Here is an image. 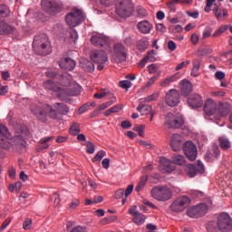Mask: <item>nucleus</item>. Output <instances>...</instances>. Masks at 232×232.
Wrapping results in <instances>:
<instances>
[{
	"label": "nucleus",
	"instance_id": "nucleus-1",
	"mask_svg": "<svg viewBox=\"0 0 232 232\" xmlns=\"http://www.w3.org/2000/svg\"><path fill=\"white\" fill-rule=\"evenodd\" d=\"M0 135L3 137H0V148H2V150H10L12 146L16 150H24V148H26V140L23 139V135H16L10 140V133L8 132V129L6 126L1 123Z\"/></svg>",
	"mask_w": 232,
	"mask_h": 232
},
{
	"label": "nucleus",
	"instance_id": "nucleus-2",
	"mask_svg": "<svg viewBox=\"0 0 232 232\" xmlns=\"http://www.w3.org/2000/svg\"><path fill=\"white\" fill-rule=\"evenodd\" d=\"M31 110L34 115L42 122H46L48 115L51 119H57V111L50 105H44V108L34 105Z\"/></svg>",
	"mask_w": 232,
	"mask_h": 232
},
{
	"label": "nucleus",
	"instance_id": "nucleus-3",
	"mask_svg": "<svg viewBox=\"0 0 232 232\" xmlns=\"http://www.w3.org/2000/svg\"><path fill=\"white\" fill-rule=\"evenodd\" d=\"M133 2L131 0H117L115 3V12L120 17L126 19L133 14Z\"/></svg>",
	"mask_w": 232,
	"mask_h": 232
},
{
	"label": "nucleus",
	"instance_id": "nucleus-4",
	"mask_svg": "<svg viewBox=\"0 0 232 232\" xmlns=\"http://www.w3.org/2000/svg\"><path fill=\"white\" fill-rule=\"evenodd\" d=\"M84 19H86V14H84V12L82 9L77 7H74L72 12L65 16V21L68 26H72V28L79 26Z\"/></svg>",
	"mask_w": 232,
	"mask_h": 232
},
{
	"label": "nucleus",
	"instance_id": "nucleus-5",
	"mask_svg": "<svg viewBox=\"0 0 232 232\" xmlns=\"http://www.w3.org/2000/svg\"><path fill=\"white\" fill-rule=\"evenodd\" d=\"M150 195L155 200H159V202H168V200H171L173 197V192L168 187H154L150 190Z\"/></svg>",
	"mask_w": 232,
	"mask_h": 232
},
{
	"label": "nucleus",
	"instance_id": "nucleus-6",
	"mask_svg": "<svg viewBox=\"0 0 232 232\" xmlns=\"http://www.w3.org/2000/svg\"><path fill=\"white\" fill-rule=\"evenodd\" d=\"M189 204H191V199L188 196H179L177 198L172 204L169 206L170 211L173 213H182Z\"/></svg>",
	"mask_w": 232,
	"mask_h": 232
},
{
	"label": "nucleus",
	"instance_id": "nucleus-7",
	"mask_svg": "<svg viewBox=\"0 0 232 232\" xmlns=\"http://www.w3.org/2000/svg\"><path fill=\"white\" fill-rule=\"evenodd\" d=\"M33 47L41 48L43 50V55H48L52 52L50 50V42L48 41V36L46 34H38L34 36Z\"/></svg>",
	"mask_w": 232,
	"mask_h": 232
},
{
	"label": "nucleus",
	"instance_id": "nucleus-8",
	"mask_svg": "<svg viewBox=\"0 0 232 232\" xmlns=\"http://www.w3.org/2000/svg\"><path fill=\"white\" fill-rule=\"evenodd\" d=\"M91 43L98 48H104L106 52H111V46H110V38L102 34H95L91 37Z\"/></svg>",
	"mask_w": 232,
	"mask_h": 232
},
{
	"label": "nucleus",
	"instance_id": "nucleus-9",
	"mask_svg": "<svg viewBox=\"0 0 232 232\" xmlns=\"http://www.w3.org/2000/svg\"><path fill=\"white\" fill-rule=\"evenodd\" d=\"M218 229L222 232L232 231V219L229 214L223 212L221 213L217 221Z\"/></svg>",
	"mask_w": 232,
	"mask_h": 232
},
{
	"label": "nucleus",
	"instance_id": "nucleus-10",
	"mask_svg": "<svg viewBox=\"0 0 232 232\" xmlns=\"http://www.w3.org/2000/svg\"><path fill=\"white\" fill-rule=\"evenodd\" d=\"M112 57L115 63H124L128 57V49L121 43L113 45Z\"/></svg>",
	"mask_w": 232,
	"mask_h": 232
},
{
	"label": "nucleus",
	"instance_id": "nucleus-11",
	"mask_svg": "<svg viewBox=\"0 0 232 232\" xmlns=\"http://www.w3.org/2000/svg\"><path fill=\"white\" fill-rule=\"evenodd\" d=\"M91 59L98 64V70L101 72L104 70V65L108 63V54L102 50L92 51Z\"/></svg>",
	"mask_w": 232,
	"mask_h": 232
},
{
	"label": "nucleus",
	"instance_id": "nucleus-12",
	"mask_svg": "<svg viewBox=\"0 0 232 232\" xmlns=\"http://www.w3.org/2000/svg\"><path fill=\"white\" fill-rule=\"evenodd\" d=\"M42 8L48 14H59L63 10V5L57 0H42Z\"/></svg>",
	"mask_w": 232,
	"mask_h": 232
},
{
	"label": "nucleus",
	"instance_id": "nucleus-13",
	"mask_svg": "<svg viewBox=\"0 0 232 232\" xmlns=\"http://www.w3.org/2000/svg\"><path fill=\"white\" fill-rule=\"evenodd\" d=\"M206 213H208V205H206V203L191 207L187 211V215L190 217V218H200V217H204Z\"/></svg>",
	"mask_w": 232,
	"mask_h": 232
},
{
	"label": "nucleus",
	"instance_id": "nucleus-14",
	"mask_svg": "<svg viewBox=\"0 0 232 232\" xmlns=\"http://www.w3.org/2000/svg\"><path fill=\"white\" fill-rule=\"evenodd\" d=\"M165 124L169 128H180L184 124V118L169 112L165 116Z\"/></svg>",
	"mask_w": 232,
	"mask_h": 232
},
{
	"label": "nucleus",
	"instance_id": "nucleus-15",
	"mask_svg": "<svg viewBox=\"0 0 232 232\" xmlns=\"http://www.w3.org/2000/svg\"><path fill=\"white\" fill-rule=\"evenodd\" d=\"M165 102L171 108L178 106L180 102V93L176 89L169 90L165 95Z\"/></svg>",
	"mask_w": 232,
	"mask_h": 232
},
{
	"label": "nucleus",
	"instance_id": "nucleus-16",
	"mask_svg": "<svg viewBox=\"0 0 232 232\" xmlns=\"http://www.w3.org/2000/svg\"><path fill=\"white\" fill-rule=\"evenodd\" d=\"M183 151L188 160H196L197 159V146L193 141H186L183 145Z\"/></svg>",
	"mask_w": 232,
	"mask_h": 232
},
{
	"label": "nucleus",
	"instance_id": "nucleus-17",
	"mask_svg": "<svg viewBox=\"0 0 232 232\" xmlns=\"http://www.w3.org/2000/svg\"><path fill=\"white\" fill-rule=\"evenodd\" d=\"M44 87L45 90H50L51 92H55V93L58 95V97H62V95H64L66 93V89L55 84L53 81L48 80L44 82Z\"/></svg>",
	"mask_w": 232,
	"mask_h": 232
},
{
	"label": "nucleus",
	"instance_id": "nucleus-18",
	"mask_svg": "<svg viewBox=\"0 0 232 232\" xmlns=\"http://www.w3.org/2000/svg\"><path fill=\"white\" fill-rule=\"evenodd\" d=\"M175 169L176 167L173 161L166 158L160 159V170L161 173H171L172 171H175Z\"/></svg>",
	"mask_w": 232,
	"mask_h": 232
},
{
	"label": "nucleus",
	"instance_id": "nucleus-19",
	"mask_svg": "<svg viewBox=\"0 0 232 232\" xmlns=\"http://www.w3.org/2000/svg\"><path fill=\"white\" fill-rule=\"evenodd\" d=\"M184 144V138L180 134H173L170 139V148L173 151H180Z\"/></svg>",
	"mask_w": 232,
	"mask_h": 232
},
{
	"label": "nucleus",
	"instance_id": "nucleus-20",
	"mask_svg": "<svg viewBox=\"0 0 232 232\" xmlns=\"http://www.w3.org/2000/svg\"><path fill=\"white\" fill-rule=\"evenodd\" d=\"M217 102L213 101V99H208L204 104V112L207 117H211V115H215L217 113Z\"/></svg>",
	"mask_w": 232,
	"mask_h": 232
},
{
	"label": "nucleus",
	"instance_id": "nucleus-21",
	"mask_svg": "<svg viewBox=\"0 0 232 232\" xmlns=\"http://www.w3.org/2000/svg\"><path fill=\"white\" fill-rule=\"evenodd\" d=\"M137 28L140 34L148 35L153 32V24L148 20H143L137 24Z\"/></svg>",
	"mask_w": 232,
	"mask_h": 232
},
{
	"label": "nucleus",
	"instance_id": "nucleus-22",
	"mask_svg": "<svg viewBox=\"0 0 232 232\" xmlns=\"http://www.w3.org/2000/svg\"><path fill=\"white\" fill-rule=\"evenodd\" d=\"M188 104L193 110L202 108V105L204 104L202 96L199 94H191L188 99Z\"/></svg>",
	"mask_w": 232,
	"mask_h": 232
},
{
	"label": "nucleus",
	"instance_id": "nucleus-23",
	"mask_svg": "<svg viewBox=\"0 0 232 232\" xmlns=\"http://www.w3.org/2000/svg\"><path fill=\"white\" fill-rule=\"evenodd\" d=\"M59 65L62 70L72 72V70H74L75 66H77V62L72 58H63L60 61Z\"/></svg>",
	"mask_w": 232,
	"mask_h": 232
},
{
	"label": "nucleus",
	"instance_id": "nucleus-24",
	"mask_svg": "<svg viewBox=\"0 0 232 232\" xmlns=\"http://www.w3.org/2000/svg\"><path fill=\"white\" fill-rule=\"evenodd\" d=\"M106 97H107V99H109V101L99 105L98 111H103V110L110 108V106H113V104H115V102H117V97L115 96V94H113L110 92H107Z\"/></svg>",
	"mask_w": 232,
	"mask_h": 232
},
{
	"label": "nucleus",
	"instance_id": "nucleus-25",
	"mask_svg": "<svg viewBox=\"0 0 232 232\" xmlns=\"http://www.w3.org/2000/svg\"><path fill=\"white\" fill-rule=\"evenodd\" d=\"M218 157H220V149L217 145L212 146V149L205 154V160L208 162H211V160L218 159Z\"/></svg>",
	"mask_w": 232,
	"mask_h": 232
},
{
	"label": "nucleus",
	"instance_id": "nucleus-26",
	"mask_svg": "<svg viewBox=\"0 0 232 232\" xmlns=\"http://www.w3.org/2000/svg\"><path fill=\"white\" fill-rule=\"evenodd\" d=\"M15 32V28L0 19V35H10Z\"/></svg>",
	"mask_w": 232,
	"mask_h": 232
},
{
	"label": "nucleus",
	"instance_id": "nucleus-27",
	"mask_svg": "<svg viewBox=\"0 0 232 232\" xmlns=\"http://www.w3.org/2000/svg\"><path fill=\"white\" fill-rule=\"evenodd\" d=\"M15 32V28L0 19V35H10Z\"/></svg>",
	"mask_w": 232,
	"mask_h": 232
},
{
	"label": "nucleus",
	"instance_id": "nucleus-28",
	"mask_svg": "<svg viewBox=\"0 0 232 232\" xmlns=\"http://www.w3.org/2000/svg\"><path fill=\"white\" fill-rule=\"evenodd\" d=\"M193 92V84L188 80H183L181 82V93L182 95L188 96Z\"/></svg>",
	"mask_w": 232,
	"mask_h": 232
},
{
	"label": "nucleus",
	"instance_id": "nucleus-29",
	"mask_svg": "<svg viewBox=\"0 0 232 232\" xmlns=\"http://www.w3.org/2000/svg\"><path fill=\"white\" fill-rule=\"evenodd\" d=\"M200 64H202V60L198 58H195L192 62V70H191V75L192 77H198L200 75Z\"/></svg>",
	"mask_w": 232,
	"mask_h": 232
},
{
	"label": "nucleus",
	"instance_id": "nucleus-30",
	"mask_svg": "<svg viewBox=\"0 0 232 232\" xmlns=\"http://www.w3.org/2000/svg\"><path fill=\"white\" fill-rule=\"evenodd\" d=\"M152 110L153 108L151 107V105L140 104L137 107V111H139L140 115H150Z\"/></svg>",
	"mask_w": 232,
	"mask_h": 232
},
{
	"label": "nucleus",
	"instance_id": "nucleus-31",
	"mask_svg": "<svg viewBox=\"0 0 232 232\" xmlns=\"http://www.w3.org/2000/svg\"><path fill=\"white\" fill-rule=\"evenodd\" d=\"M54 108L62 115H66V113H68V111H70V108H68V105L64 104V103H59V102L55 103Z\"/></svg>",
	"mask_w": 232,
	"mask_h": 232
},
{
	"label": "nucleus",
	"instance_id": "nucleus-32",
	"mask_svg": "<svg viewBox=\"0 0 232 232\" xmlns=\"http://www.w3.org/2000/svg\"><path fill=\"white\" fill-rule=\"evenodd\" d=\"M185 171L187 172V174L188 175V177L190 179H193V177H195L197 175V173H198L197 171V168L193 164L186 165Z\"/></svg>",
	"mask_w": 232,
	"mask_h": 232
},
{
	"label": "nucleus",
	"instance_id": "nucleus-33",
	"mask_svg": "<svg viewBox=\"0 0 232 232\" xmlns=\"http://www.w3.org/2000/svg\"><path fill=\"white\" fill-rule=\"evenodd\" d=\"M52 137H49L44 140H41L37 147L38 151H43V150H48L50 148V145L48 143L50 142V140H52Z\"/></svg>",
	"mask_w": 232,
	"mask_h": 232
},
{
	"label": "nucleus",
	"instance_id": "nucleus-34",
	"mask_svg": "<svg viewBox=\"0 0 232 232\" xmlns=\"http://www.w3.org/2000/svg\"><path fill=\"white\" fill-rule=\"evenodd\" d=\"M132 222L137 224V226H142V224L146 222V216H144L142 213L136 214V216H134L132 218Z\"/></svg>",
	"mask_w": 232,
	"mask_h": 232
},
{
	"label": "nucleus",
	"instance_id": "nucleus-35",
	"mask_svg": "<svg viewBox=\"0 0 232 232\" xmlns=\"http://www.w3.org/2000/svg\"><path fill=\"white\" fill-rule=\"evenodd\" d=\"M69 133L71 135H79L81 133V125L77 122H73L69 129Z\"/></svg>",
	"mask_w": 232,
	"mask_h": 232
},
{
	"label": "nucleus",
	"instance_id": "nucleus-36",
	"mask_svg": "<svg viewBox=\"0 0 232 232\" xmlns=\"http://www.w3.org/2000/svg\"><path fill=\"white\" fill-rule=\"evenodd\" d=\"M148 72L150 74L158 73L159 75H160L161 73L160 66L157 63H151L150 65L148 66Z\"/></svg>",
	"mask_w": 232,
	"mask_h": 232
},
{
	"label": "nucleus",
	"instance_id": "nucleus-37",
	"mask_svg": "<svg viewBox=\"0 0 232 232\" xmlns=\"http://www.w3.org/2000/svg\"><path fill=\"white\" fill-rule=\"evenodd\" d=\"M172 163L178 166H184L186 164V158L182 155H176L172 158Z\"/></svg>",
	"mask_w": 232,
	"mask_h": 232
},
{
	"label": "nucleus",
	"instance_id": "nucleus-38",
	"mask_svg": "<svg viewBox=\"0 0 232 232\" xmlns=\"http://www.w3.org/2000/svg\"><path fill=\"white\" fill-rule=\"evenodd\" d=\"M219 144L222 150H229L231 148V141L226 137L219 138Z\"/></svg>",
	"mask_w": 232,
	"mask_h": 232
},
{
	"label": "nucleus",
	"instance_id": "nucleus-39",
	"mask_svg": "<svg viewBox=\"0 0 232 232\" xmlns=\"http://www.w3.org/2000/svg\"><path fill=\"white\" fill-rule=\"evenodd\" d=\"M148 182V176H143L140 178V180L139 181L138 185L136 186L135 190L136 191H142L144 189V186H146V183Z\"/></svg>",
	"mask_w": 232,
	"mask_h": 232
},
{
	"label": "nucleus",
	"instance_id": "nucleus-40",
	"mask_svg": "<svg viewBox=\"0 0 232 232\" xmlns=\"http://www.w3.org/2000/svg\"><path fill=\"white\" fill-rule=\"evenodd\" d=\"M175 79H177L176 76H170L168 78H165L163 81L160 82V86L163 88H166L171 84V82H175Z\"/></svg>",
	"mask_w": 232,
	"mask_h": 232
},
{
	"label": "nucleus",
	"instance_id": "nucleus-41",
	"mask_svg": "<svg viewBox=\"0 0 232 232\" xmlns=\"http://www.w3.org/2000/svg\"><path fill=\"white\" fill-rule=\"evenodd\" d=\"M84 72H92L95 70V65L91 61H86L85 64L82 65Z\"/></svg>",
	"mask_w": 232,
	"mask_h": 232
},
{
	"label": "nucleus",
	"instance_id": "nucleus-42",
	"mask_svg": "<svg viewBox=\"0 0 232 232\" xmlns=\"http://www.w3.org/2000/svg\"><path fill=\"white\" fill-rule=\"evenodd\" d=\"M8 15H10V9L5 5H0V16L1 17H8Z\"/></svg>",
	"mask_w": 232,
	"mask_h": 232
},
{
	"label": "nucleus",
	"instance_id": "nucleus-43",
	"mask_svg": "<svg viewBox=\"0 0 232 232\" xmlns=\"http://www.w3.org/2000/svg\"><path fill=\"white\" fill-rule=\"evenodd\" d=\"M211 34H213V27L207 26L203 30L202 39H208V37H211Z\"/></svg>",
	"mask_w": 232,
	"mask_h": 232
},
{
	"label": "nucleus",
	"instance_id": "nucleus-44",
	"mask_svg": "<svg viewBox=\"0 0 232 232\" xmlns=\"http://www.w3.org/2000/svg\"><path fill=\"white\" fill-rule=\"evenodd\" d=\"M226 30H227V25H223L221 27H219L218 30L215 31V33L212 34V37H220V35L222 34H224V32H226Z\"/></svg>",
	"mask_w": 232,
	"mask_h": 232
},
{
	"label": "nucleus",
	"instance_id": "nucleus-45",
	"mask_svg": "<svg viewBox=\"0 0 232 232\" xmlns=\"http://www.w3.org/2000/svg\"><path fill=\"white\" fill-rule=\"evenodd\" d=\"M85 146H86L87 153H90V154L95 153V145H93L92 142L86 141Z\"/></svg>",
	"mask_w": 232,
	"mask_h": 232
},
{
	"label": "nucleus",
	"instance_id": "nucleus-46",
	"mask_svg": "<svg viewBox=\"0 0 232 232\" xmlns=\"http://www.w3.org/2000/svg\"><path fill=\"white\" fill-rule=\"evenodd\" d=\"M119 86L121 88H123V90H130V87L131 86V82L128 80H123L120 82Z\"/></svg>",
	"mask_w": 232,
	"mask_h": 232
},
{
	"label": "nucleus",
	"instance_id": "nucleus-47",
	"mask_svg": "<svg viewBox=\"0 0 232 232\" xmlns=\"http://www.w3.org/2000/svg\"><path fill=\"white\" fill-rule=\"evenodd\" d=\"M100 3L102 6H113L115 3H117V0H100Z\"/></svg>",
	"mask_w": 232,
	"mask_h": 232
},
{
	"label": "nucleus",
	"instance_id": "nucleus-48",
	"mask_svg": "<svg viewBox=\"0 0 232 232\" xmlns=\"http://www.w3.org/2000/svg\"><path fill=\"white\" fill-rule=\"evenodd\" d=\"M70 35H71V39H72V41H73V43H75V41H77L79 39V33H77V30L73 29V28H70Z\"/></svg>",
	"mask_w": 232,
	"mask_h": 232
},
{
	"label": "nucleus",
	"instance_id": "nucleus-49",
	"mask_svg": "<svg viewBox=\"0 0 232 232\" xmlns=\"http://www.w3.org/2000/svg\"><path fill=\"white\" fill-rule=\"evenodd\" d=\"M106 155V151L100 150L97 152V154L94 156V160H97L98 162H101L102 159H104V156Z\"/></svg>",
	"mask_w": 232,
	"mask_h": 232
},
{
	"label": "nucleus",
	"instance_id": "nucleus-50",
	"mask_svg": "<svg viewBox=\"0 0 232 232\" xmlns=\"http://www.w3.org/2000/svg\"><path fill=\"white\" fill-rule=\"evenodd\" d=\"M71 232H88V228L84 226L74 227Z\"/></svg>",
	"mask_w": 232,
	"mask_h": 232
},
{
	"label": "nucleus",
	"instance_id": "nucleus-51",
	"mask_svg": "<svg viewBox=\"0 0 232 232\" xmlns=\"http://www.w3.org/2000/svg\"><path fill=\"white\" fill-rule=\"evenodd\" d=\"M45 75L50 79H53V77H57V71L53 69H48L45 72Z\"/></svg>",
	"mask_w": 232,
	"mask_h": 232
},
{
	"label": "nucleus",
	"instance_id": "nucleus-52",
	"mask_svg": "<svg viewBox=\"0 0 232 232\" xmlns=\"http://www.w3.org/2000/svg\"><path fill=\"white\" fill-rule=\"evenodd\" d=\"M90 110V103H85L82 107L79 108L78 113L82 115V113H86Z\"/></svg>",
	"mask_w": 232,
	"mask_h": 232
},
{
	"label": "nucleus",
	"instance_id": "nucleus-53",
	"mask_svg": "<svg viewBox=\"0 0 232 232\" xmlns=\"http://www.w3.org/2000/svg\"><path fill=\"white\" fill-rule=\"evenodd\" d=\"M214 14L217 17V19H222V9L220 7L217 6L213 9Z\"/></svg>",
	"mask_w": 232,
	"mask_h": 232
},
{
	"label": "nucleus",
	"instance_id": "nucleus-54",
	"mask_svg": "<svg viewBox=\"0 0 232 232\" xmlns=\"http://www.w3.org/2000/svg\"><path fill=\"white\" fill-rule=\"evenodd\" d=\"M196 171H198V173H204V163H202V161H197Z\"/></svg>",
	"mask_w": 232,
	"mask_h": 232
},
{
	"label": "nucleus",
	"instance_id": "nucleus-55",
	"mask_svg": "<svg viewBox=\"0 0 232 232\" xmlns=\"http://www.w3.org/2000/svg\"><path fill=\"white\" fill-rule=\"evenodd\" d=\"M159 99V94H151L145 98L144 102H151L153 101H157Z\"/></svg>",
	"mask_w": 232,
	"mask_h": 232
},
{
	"label": "nucleus",
	"instance_id": "nucleus-56",
	"mask_svg": "<svg viewBox=\"0 0 232 232\" xmlns=\"http://www.w3.org/2000/svg\"><path fill=\"white\" fill-rule=\"evenodd\" d=\"M158 77L156 75L152 76L146 83L145 88H151L153 84H155V81H157Z\"/></svg>",
	"mask_w": 232,
	"mask_h": 232
},
{
	"label": "nucleus",
	"instance_id": "nucleus-57",
	"mask_svg": "<svg viewBox=\"0 0 232 232\" xmlns=\"http://www.w3.org/2000/svg\"><path fill=\"white\" fill-rule=\"evenodd\" d=\"M144 125H140L138 127H134V131H138L140 137H144Z\"/></svg>",
	"mask_w": 232,
	"mask_h": 232
},
{
	"label": "nucleus",
	"instance_id": "nucleus-58",
	"mask_svg": "<svg viewBox=\"0 0 232 232\" xmlns=\"http://www.w3.org/2000/svg\"><path fill=\"white\" fill-rule=\"evenodd\" d=\"M215 77H216V79H218V81H222V80L226 79V73L224 72L218 71L215 73Z\"/></svg>",
	"mask_w": 232,
	"mask_h": 232
},
{
	"label": "nucleus",
	"instance_id": "nucleus-59",
	"mask_svg": "<svg viewBox=\"0 0 232 232\" xmlns=\"http://www.w3.org/2000/svg\"><path fill=\"white\" fill-rule=\"evenodd\" d=\"M145 59L151 62L155 61V50L149 52L147 56H145Z\"/></svg>",
	"mask_w": 232,
	"mask_h": 232
},
{
	"label": "nucleus",
	"instance_id": "nucleus-60",
	"mask_svg": "<svg viewBox=\"0 0 232 232\" xmlns=\"http://www.w3.org/2000/svg\"><path fill=\"white\" fill-rule=\"evenodd\" d=\"M23 226H24V229L25 231H28V229H30V227H32V219L27 218V219L24 222Z\"/></svg>",
	"mask_w": 232,
	"mask_h": 232
},
{
	"label": "nucleus",
	"instance_id": "nucleus-61",
	"mask_svg": "<svg viewBox=\"0 0 232 232\" xmlns=\"http://www.w3.org/2000/svg\"><path fill=\"white\" fill-rule=\"evenodd\" d=\"M189 60H187L185 62L180 63L178 64V66L175 68L176 72H179V70H182L185 66H188L189 64Z\"/></svg>",
	"mask_w": 232,
	"mask_h": 232
},
{
	"label": "nucleus",
	"instance_id": "nucleus-62",
	"mask_svg": "<svg viewBox=\"0 0 232 232\" xmlns=\"http://www.w3.org/2000/svg\"><path fill=\"white\" fill-rule=\"evenodd\" d=\"M79 204H81V201H79V199L75 198L72 199L71 206H70V209H75L78 208Z\"/></svg>",
	"mask_w": 232,
	"mask_h": 232
},
{
	"label": "nucleus",
	"instance_id": "nucleus-63",
	"mask_svg": "<svg viewBox=\"0 0 232 232\" xmlns=\"http://www.w3.org/2000/svg\"><path fill=\"white\" fill-rule=\"evenodd\" d=\"M121 110H122V105L121 104L114 105L113 107L111 108V111H112V113H119Z\"/></svg>",
	"mask_w": 232,
	"mask_h": 232
},
{
	"label": "nucleus",
	"instance_id": "nucleus-64",
	"mask_svg": "<svg viewBox=\"0 0 232 232\" xmlns=\"http://www.w3.org/2000/svg\"><path fill=\"white\" fill-rule=\"evenodd\" d=\"M192 44H198V34H193L190 37Z\"/></svg>",
	"mask_w": 232,
	"mask_h": 232
}]
</instances>
